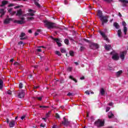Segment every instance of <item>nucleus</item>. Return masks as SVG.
<instances>
[{"instance_id": "1", "label": "nucleus", "mask_w": 128, "mask_h": 128, "mask_svg": "<svg viewBox=\"0 0 128 128\" xmlns=\"http://www.w3.org/2000/svg\"><path fill=\"white\" fill-rule=\"evenodd\" d=\"M98 16L102 22V26H104V24H106L108 22V18H110V16H103L102 12V10H98Z\"/></svg>"}, {"instance_id": "2", "label": "nucleus", "mask_w": 128, "mask_h": 128, "mask_svg": "<svg viewBox=\"0 0 128 128\" xmlns=\"http://www.w3.org/2000/svg\"><path fill=\"white\" fill-rule=\"evenodd\" d=\"M44 24L45 26H46V28H48V29L54 28H56V24L52 23L48 20H44Z\"/></svg>"}, {"instance_id": "3", "label": "nucleus", "mask_w": 128, "mask_h": 128, "mask_svg": "<svg viewBox=\"0 0 128 128\" xmlns=\"http://www.w3.org/2000/svg\"><path fill=\"white\" fill-rule=\"evenodd\" d=\"M94 124L96 126H98V128L104 126V120L98 119L95 122Z\"/></svg>"}, {"instance_id": "4", "label": "nucleus", "mask_w": 128, "mask_h": 128, "mask_svg": "<svg viewBox=\"0 0 128 128\" xmlns=\"http://www.w3.org/2000/svg\"><path fill=\"white\" fill-rule=\"evenodd\" d=\"M21 20H14L13 22L14 24H24L26 22V18H24L22 17L20 18Z\"/></svg>"}, {"instance_id": "5", "label": "nucleus", "mask_w": 128, "mask_h": 128, "mask_svg": "<svg viewBox=\"0 0 128 128\" xmlns=\"http://www.w3.org/2000/svg\"><path fill=\"white\" fill-rule=\"evenodd\" d=\"M111 54H112V58L114 60H120V56L118 53L112 52H111Z\"/></svg>"}, {"instance_id": "6", "label": "nucleus", "mask_w": 128, "mask_h": 128, "mask_svg": "<svg viewBox=\"0 0 128 128\" xmlns=\"http://www.w3.org/2000/svg\"><path fill=\"white\" fill-rule=\"evenodd\" d=\"M126 51H123L120 52L119 58H120V60L122 61H124V58L126 56Z\"/></svg>"}, {"instance_id": "7", "label": "nucleus", "mask_w": 128, "mask_h": 128, "mask_svg": "<svg viewBox=\"0 0 128 128\" xmlns=\"http://www.w3.org/2000/svg\"><path fill=\"white\" fill-rule=\"evenodd\" d=\"M26 94V93L24 92V90H20L18 94V98H24V95Z\"/></svg>"}, {"instance_id": "8", "label": "nucleus", "mask_w": 128, "mask_h": 128, "mask_svg": "<svg viewBox=\"0 0 128 128\" xmlns=\"http://www.w3.org/2000/svg\"><path fill=\"white\" fill-rule=\"evenodd\" d=\"M52 40H54V42H56L58 46H62V43L60 42L62 41L60 40V39L54 38L52 37Z\"/></svg>"}, {"instance_id": "9", "label": "nucleus", "mask_w": 128, "mask_h": 128, "mask_svg": "<svg viewBox=\"0 0 128 128\" xmlns=\"http://www.w3.org/2000/svg\"><path fill=\"white\" fill-rule=\"evenodd\" d=\"M6 8H0V18L2 17L3 16L6 14Z\"/></svg>"}, {"instance_id": "10", "label": "nucleus", "mask_w": 128, "mask_h": 128, "mask_svg": "<svg viewBox=\"0 0 128 128\" xmlns=\"http://www.w3.org/2000/svg\"><path fill=\"white\" fill-rule=\"evenodd\" d=\"M7 10L8 12H10L11 16H14V14H16V11L12 10H14V8H8Z\"/></svg>"}, {"instance_id": "11", "label": "nucleus", "mask_w": 128, "mask_h": 128, "mask_svg": "<svg viewBox=\"0 0 128 128\" xmlns=\"http://www.w3.org/2000/svg\"><path fill=\"white\" fill-rule=\"evenodd\" d=\"M100 32V34H101L102 38H104V40H106V42H110V40H108V36H106V34L102 32Z\"/></svg>"}, {"instance_id": "12", "label": "nucleus", "mask_w": 128, "mask_h": 128, "mask_svg": "<svg viewBox=\"0 0 128 128\" xmlns=\"http://www.w3.org/2000/svg\"><path fill=\"white\" fill-rule=\"evenodd\" d=\"M122 26H124V34H126V32H128V28H126V22L124 21H123L122 22Z\"/></svg>"}, {"instance_id": "13", "label": "nucleus", "mask_w": 128, "mask_h": 128, "mask_svg": "<svg viewBox=\"0 0 128 128\" xmlns=\"http://www.w3.org/2000/svg\"><path fill=\"white\" fill-rule=\"evenodd\" d=\"M10 20H12L11 18H8V16L4 21V24H8L10 22Z\"/></svg>"}, {"instance_id": "14", "label": "nucleus", "mask_w": 128, "mask_h": 128, "mask_svg": "<svg viewBox=\"0 0 128 128\" xmlns=\"http://www.w3.org/2000/svg\"><path fill=\"white\" fill-rule=\"evenodd\" d=\"M64 122H62V124L66 126L70 125V122L68 120L66 119V118H63Z\"/></svg>"}, {"instance_id": "15", "label": "nucleus", "mask_w": 128, "mask_h": 128, "mask_svg": "<svg viewBox=\"0 0 128 128\" xmlns=\"http://www.w3.org/2000/svg\"><path fill=\"white\" fill-rule=\"evenodd\" d=\"M28 12H29V14H28V16H34V12H36V11L30 9L28 10Z\"/></svg>"}, {"instance_id": "16", "label": "nucleus", "mask_w": 128, "mask_h": 128, "mask_svg": "<svg viewBox=\"0 0 128 128\" xmlns=\"http://www.w3.org/2000/svg\"><path fill=\"white\" fill-rule=\"evenodd\" d=\"M119 2L123 4H122L123 6H128V0H119Z\"/></svg>"}, {"instance_id": "17", "label": "nucleus", "mask_w": 128, "mask_h": 128, "mask_svg": "<svg viewBox=\"0 0 128 128\" xmlns=\"http://www.w3.org/2000/svg\"><path fill=\"white\" fill-rule=\"evenodd\" d=\"M15 124H16V122H14V120H12L10 122V123L9 124V126H10V128H14V126Z\"/></svg>"}, {"instance_id": "18", "label": "nucleus", "mask_w": 128, "mask_h": 128, "mask_svg": "<svg viewBox=\"0 0 128 128\" xmlns=\"http://www.w3.org/2000/svg\"><path fill=\"white\" fill-rule=\"evenodd\" d=\"M22 14V9H20L18 10H17V12L16 13V16H20Z\"/></svg>"}, {"instance_id": "19", "label": "nucleus", "mask_w": 128, "mask_h": 128, "mask_svg": "<svg viewBox=\"0 0 128 128\" xmlns=\"http://www.w3.org/2000/svg\"><path fill=\"white\" fill-rule=\"evenodd\" d=\"M100 94H101V96H104L105 94L104 89L103 88H102L101 89H100Z\"/></svg>"}, {"instance_id": "20", "label": "nucleus", "mask_w": 128, "mask_h": 128, "mask_svg": "<svg viewBox=\"0 0 128 128\" xmlns=\"http://www.w3.org/2000/svg\"><path fill=\"white\" fill-rule=\"evenodd\" d=\"M26 36V34L22 32L20 36V40H26V38H24Z\"/></svg>"}, {"instance_id": "21", "label": "nucleus", "mask_w": 128, "mask_h": 128, "mask_svg": "<svg viewBox=\"0 0 128 128\" xmlns=\"http://www.w3.org/2000/svg\"><path fill=\"white\" fill-rule=\"evenodd\" d=\"M122 30H118V36L119 38H122Z\"/></svg>"}, {"instance_id": "22", "label": "nucleus", "mask_w": 128, "mask_h": 128, "mask_svg": "<svg viewBox=\"0 0 128 128\" xmlns=\"http://www.w3.org/2000/svg\"><path fill=\"white\" fill-rule=\"evenodd\" d=\"M108 118H114V114L111 112H109L108 114Z\"/></svg>"}, {"instance_id": "23", "label": "nucleus", "mask_w": 128, "mask_h": 128, "mask_svg": "<svg viewBox=\"0 0 128 128\" xmlns=\"http://www.w3.org/2000/svg\"><path fill=\"white\" fill-rule=\"evenodd\" d=\"M8 2L6 1V0H4L2 2V4L0 5V6H6V4H7Z\"/></svg>"}, {"instance_id": "24", "label": "nucleus", "mask_w": 128, "mask_h": 128, "mask_svg": "<svg viewBox=\"0 0 128 128\" xmlns=\"http://www.w3.org/2000/svg\"><path fill=\"white\" fill-rule=\"evenodd\" d=\"M122 74V70H120L118 72L116 73V76H120V74Z\"/></svg>"}, {"instance_id": "25", "label": "nucleus", "mask_w": 128, "mask_h": 128, "mask_svg": "<svg viewBox=\"0 0 128 128\" xmlns=\"http://www.w3.org/2000/svg\"><path fill=\"white\" fill-rule=\"evenodd\" d=\"M4 86V81L0 79V89L2 90Z\"/></svg>"}, {"instance_id": "26", "label": "nucleus", "mask_w": 128, "mask_h": 128, "mask_svg": "<svg viewBox=\"0 0 128 128\" xmlns=\"http://www.w3.org/2000/svg\"><path fill=\"white\" fill-rule=\"evenodd\" d=\"M114 26L116 28L118 29L120 28V25H118V24L116 22H114Z\"/></svg>"}, {"instance_id": "27", "label": "nucleus", "mask_w": 128, "mask_h": 128, "mask_svg": "<svg viewBox=\"0 0 128 128\" xmlns=\"http://www.w3.org/2000/svg\"><path fill=\"white\" fill-rule=\"evenodd\" d=\"M104 48H105V50H110V46L106 44L105 46H104Z\"/></svg>"}, {"instance_id": "28", "label": "nucleus", "mask_w": 128, "mask_h": 128, "mask_svg": "<svg viewBox=\"0 0 128 128\" xmlns=\"http://www.w3.org/2000/svg\"><path fill=\"white\" fill-rule=\"evenodd\" d=\"M69 78H70V80H74V82H78V80L74 79V77L72 76H70Z\"/></svg>"}, {"instance_id": "29", "label": "nucleus", "mask_w": 128, "mask_h": 128, "mask_svg": "<svg viewBox=\"0 0 128 128\" xmlns=\"http://www.w3.org/2000/svg\"><path fill=\"white\" fill-rule=\"evenodd\" d=\"M92 46H93L96 48H99L98 44H96V43H94L92 44Z\"/></svg>"}, {"instance_id": "30", "label": "nucleus", "mask_w": 128, "mask_h": 128, "mask_svg": "<svg viewBox=\"0 0 128 128\" xmlns=\"http://www.w3.org/2000/svg\"><path fill=\"white\" fill-rule=\"evenodd\" d=\"M34 4L36 6H38V8H40V4H38V2L35 1Z\"/></svg>"}, {"instance_id": "31", "label": "nucleus", "mask_w": 128, "mask_h": 128, "mask_svg": "<svg viewBox=\"0 0 128 128\" xmlns=\"http://www.w3.org/2000/svg\"><path fill=\"white\" fill-rule=\"evenodd\" d=\"M56 54H57L59 56H61L60 52L58 51H56Z\"/></svg>"}, {"instance_id": "32", "label": "nucleus", "mask_w": 128, "mask_h": 128, "mask_svg": "<svg viewBox=\"0 0 128 128\" xmlns=\"http://www.w3.org/2000/svg\"><path fill=\"white\" fill-rule=\"evenodd\" d=\"M64 42L66 44H68V42H69L68 40L66 39Z\"/></svg>"}, {"instance_id": "33", "label": "nucleus", "mask_w": 128, "mask_h": 128, "mask_svg": "<svg viewBox=\"0 0 128 128\" xmlns=\"http://www.w3.org/2000/svg\"><path fill=\"white\" fill-rule=\"evenodd\" d=\"M60 51L62 54L66 52V50H64V48H61Z\"/></svg>"}, {"instance_id": "34", "label": "nucleus", "mask_w": 128, "mask_h": 128, "mask_svg": "<svg viewBox=\"0 0 128 128\" xmlns=\"http://www.w3.org/2000/svg\"><path fill=\"white\" fill-rule=\"evenodd\" d=\"M42 98H44L42 96L37 97V99L38 100H42Z\"/></svg>"}, {"instance_id": "35", "label": "nucleus", "mask_w": 128, "mask_h": 128, "mask_svg": "<svg viewBox=\"0 0 128 128\" xmlns=\"http://www.w3.org/2000/svg\"><path fill=\"white\" fill-rule=\"evenodd\" d=\"M22 6H15L14 8H15V9L20 8H22Z\"/></svg>"}, {"instance_id": "36", "label": "nucleus", "mask_w": 128, "mask_h": 128, "mask_svg": "<svg viewBox=\"0 0 128 128\" xmlns=\"http://www.w3.org/2000/svg\"><path fill=\"white\" fill-rule=\"evenodd\" d=\"M23 84L22 83H20L19 84V88H22Z\"/></svg>"}, {"instance_id": "37", "label": "nucleus", "mask_w": 128, "mask_h": 128, "mask_svg": "<svg viewBox=\"0 0 128 128\" xmlns=\"http://www.w3.org/2000/svg\"><path fill=\"white\" fill-rule=\"evenodd\" d=\"M55 116L56 117V118H60V115L58 114H55Z\"/></svg>"}, {"instance_id": "38", "label": "nucleus", "mask_w": 128, "mask_h": 128, "mask_svg": "<svg viewBox=\"0 0 128 128\" xmlns=\"http://www.w3.org/2000/svg\"><path fill=\"white\" fill-rule=\"evenodd\" d=\"M40 32V30H38V31H37V32H35V36H38V32Z\"/></svg>"}, {"instance_id": "39", "label": "nucleus", "mask_w": 128, "mask_h": 128, "mask_svg": "<svg viewBox=\"0 0 128 128\" xmlns=\"http://www.w3.org/2000/svg\"><path fill=\"white\" fill-rule=\"evenodd\" d=\"M67 96H74V94L72 92H68L67 94Z\"/></svg>"}, {"instance_id": "40", "label": "nucleus", "mask_w": 128, "mask_h": 128, "mask_svg": "<svg viewBox=\"0 0 128 128\" xmlns=\"http://www.w3.org/2000/svg\"><path fill=\"white\" fill-rule=\"evenodd\" d=\"M70 56H74V52H72V51H70Z\"/></svg>"}, {"instance_id": "41", "label": "nucleus", "mask_w": 128, "mask_h": 128, "mask_svg": "<svg viewBox=\"0 0 128 128\" xmlns=\"http://www.w3.org/2000/svg\"><path fill=\"white\" fill-rule=\"evenodd\" d=\"M18 44H19V45L22 44V46H24V42L22 41H20V42H18Z\"/></svg>"}, {"instance_id": "42", "label": "nucleus", "mask_w": 128, "mask_h": 128, "mask_svg": "<svg viewBox=\"0 0 128 128\" xmlns=\"http://www.w3.org/2000/svg\"><path fill=\"white\" fill-rule=\"evenodd\" d=\"M40 107L41 108H48V106H40Z\"/></svg>"}, {"instance_id": "43", "label": "nucleus", "mask_w": 128, "mask_h": 128, "mask_svg": "<svg viewBox=\"0 0 128 128\" xmlns=\"http://www.w3.org/2000/svg\"><path fill=\"white\" fill-rule=\"evenodd\" d=\"M34 18V17L30 16V17H28V20H32Z\"/></svg>"}, {"instance_id": "44", "label": "nucleus", "mask_w": 128, "mask_h": 128, "mask_svg": "<svg viewBox=\"0 0 128 128\" xmlns=\"http://www.w3.org/2000/svg\"><path fill=\"white\" fill-rule=\"evenodd\" d=\"M110 110V108L107 107L106 108V112H109Z\"/></svg>"}, {"instance_id": "45", "label": "nucleus", "mask_w": 128, "mask_h": 128, "mask_svg": "<svg viewBox=\"0 0 128 128\" xmlns=\"http://www.w3.org/2000/svg\"><path fill=\"white\" fill-rule=\"evenodd\" d=\"M7 94H9L10 96V94H12V91H10V90H8V91L7 92Z\"/></svg>"}, {"instance_id": "46", "label": "nucleus", "mask_w": 128, "mask_h": 128, "mask_svg": "<svg viewBox=\"0 0 128 128\" xmlns=\"http://www.w3.org/2000/svg\"><path fill=\"white\" fill-rule=\"evenodd\" d=\"M20 65V63L18 62H15L14 63V66H19Z\"/></svg>"}, {"instance_id": "47", "label": "nucleus", "mask_w": 128, "mask_h": 128, "mask_svg": "<svg viewBox=\"0 0 128 128\" xmlns=\"http://www.w3.org/2000/svg\"><path fill=\"white\" fill-rule=\"evenodd\" d=\"M84 50V46H81L80 48V50L81 51H82V50Z\"/></svg>"}, {"instance_id": "48", "label": "nucleus", "mask_w": 128, "mask_h": 128, "mask_svg": "<svg viewBox=\"0 0 128 128\" xmlns=\"http://www.w3.org/2000/svg\"><path fill=\"white\" fill-rule=\"evenodd\" d=\"M85 94H88V95H89L90 94V91H86L85 92Z\"/></svg>"}, {"instance_id": "49", "label": "nucleus", "mask_w": 128, "mask_h": 128, "mask_svg": "<svg viewBox=\"0 0 128 128\" xmlns=\"http://www.w3.org/2000/svg\"><path fill=\"white\" fill-rule=\"evenodd\" d=\"M104 2H112V0H104Z\"/></svg>"}, {"instance_id": "50", "label": "nucleus", "mask_w": 128, "mask_h": 128, "mask_svg": "<svg viewBox=\"0 0 128 128\" xmlns=\"http://www.w3.org/2000/svg\"><path fill=\"white\" fill-rule=\"evenodd\" d=\"M109 106H114V103H112V102L109 103Z\"/></svg>"}, {"instance_id": "51", "label": "nucleus", "mask_w": 128, "mask_h": 128, "mask_svg": "<svg viewBox=\"0 0 128 128\" xmlns=\"http://www.w3.org/2000/svg\"><path fill=\"white\" fill-rule=\"evenodd\" d=\"M37 52H42V49H41V48H38V49H37Z\"/></svg>"}, {"instance_id": "52", "label": "nucleus", "mask_w": 128, "mask_h": 128, "mask_svg": "<svg viewBox=\"0 0 128 128\" xmlns=\"http://www.w3.org/2000/svg\"><path fill=\"white\" fill-rule=\"evenodd\" d=\"M52 128H58V126L56 125H54L52 127Z\"/></svg>"}, {"instance_id": "53", "label": "nucleus", "mask_w": 128, "mask_h": 128, "mask_svg": "<svg viewBox=\"0 0 128 128\" xmlns=\"http://www.w3.org/2000/svg\"><path fill=\"white\" fill-rule=\"evenodd\" d=\"M8 6V8H10V6H14V4H9V5Z\"/></svg>"}, {"instance_id": "54", "label": "nucleus", "mask_w": 128, "mask_h": 128, "mask_svg": "<svg viewBox=\"0 0 128 128\" xmlns=\"http://www.w3.org/2000/svg\"><path fill=\"white\" fill-rule=\"evenodd\" d=\"M64 4H68V0H64Z\"/></svg>"}, {"instance_id": "55", "label": "nucleus", "mask_w": 128, "mask_h": 128, "mask_svg": "<svg viewBox=\"0 0 128 128\" xmlns=\"http://www.w3.org/2000/svg\"><path fill=\"white\" fill-rule=\"evenodd\" d=\"M40 126H41L42 128H44V124H41L40 125Z\"/></svg>"}, {"instance_id": "56", "label": "nucleus", "mask_w": 128, "mask_h": 128, "mask_svg": "<svg viewBox=\"0 0 128 128\" xmlns=\"http://www.w3.org/2000/svg\"><path fill=\"white\" fill-rule=\"evenodd\" d=\"M68 70H69V72H70V71L72 70V68L69 67V68H68Z\"/></svg>"}, {"instance_id": "57", "label": "nucleus", "mask_w": 128, "mask_h": 128, "mask_svg": "<svg viewBox=\"0 0 128 128\" xmlns=\"http://www.w3.org/2000/svg\"><path fill=\"white\" fill-rule=\"evenodd\" d=\"M118 16H120V18H122V14H120V12L118 13Z\"/></svg>"}, {"instance_id": "58", "label": "nucleus", "mask_w": 128, "mask_h": 128, "mask_svg": "<svg viewBox=\"0 0 128 128\" xmlns=\"http://www.w3.org/2000/svg\"><path fill=\"white\" fill-rule=\"evenodd\" d=\"M84 76H82V77H81V78H80V80H84Z\"/></svg>"}, {"instance_id": "59", "label": "nucleus", "mask_w": 128, "mask_h": 128, "mask_svg": "<svg viewBox=\"0 0 128 128\" xmlns=\"http://www.w3.org/2000/svg\"><path fill=\"white\" fill-rule=\"evenodd\" d=\"M24 118H26L25 116H22L21 117V120H24Z\"/></svg>"}, {"instance_id": "60", "label": "nucleus", "mask_w": 128, "mask_h": 128, "mask_svg": "<svg viewBox=\"0 0 128 128\" xmlns=\"http://www.w3.org/2000/svg\"><path fill=\"white\" fill-rule=\"evenodd\" d=\"M74 64H75L76 66H78V62H75Z\"/></svg>"}, {"instance_id": "61", "label": "nucleus", "mask_w": 128, "mask_h": 128, "mask_svg": "<svg viewBox=\"0 0 128 128\" xmlns=\"http://www.w3.org/2000/svg\"><path fill=\"white\" fill-rule=\"evenodd\" d=\"M10 62H14V58L11 59V60H10Z\"/></svg>"}, {"instance_id": "62", "label": "nucleus", "mask_w": 128, "mask_h": 128, "mask_svg": "<svg viewBox=\"0 0 128 128\" xmlns=\"http://www.w3.org/2000/svg\"><path fill=\"white\" fill-rule=\"evenodd\" d=\"M28 32L29 34H32V30H29Z\"/></svg>"}, {"instance_id": "63", "label": "nucleus", "mask_w": 128, "mask_h": 128, "mask_svg": "<svg viewBox=\"0 0 128 128\" xmlns=\"http://www.w3.org/2000/svg\"><path fill=\"white\" fill-rule=\"evenodd\" d=\"M112 20H114V19H111L110 20V22H112Z\"/></svg>"}, {"instance_id": "64", "label": "nucleus", "mask_w": 128, "mask_h": 128, "mask_svg": "<svg viewBox=\"0 0 128 128\" xmlns=\"http://www.w3.org/2000/svg\"><path fill=\"white\" fill-rule=\"evenodd\" d=\"M46 116L47 118H48V116H50V115H49L48 114H46Z\"/></svg>"}]
</instances>
